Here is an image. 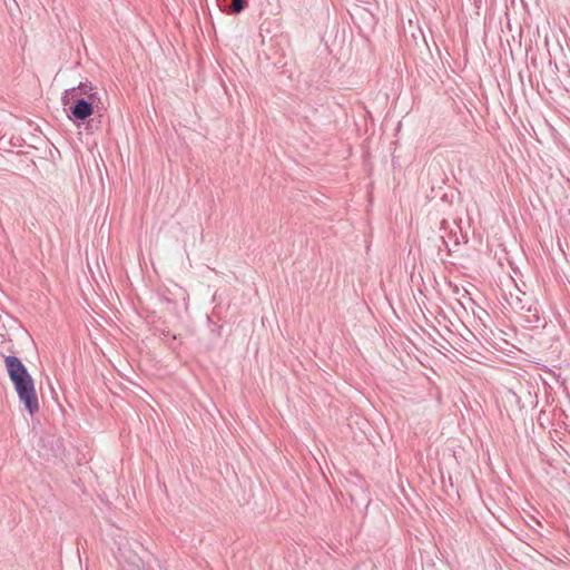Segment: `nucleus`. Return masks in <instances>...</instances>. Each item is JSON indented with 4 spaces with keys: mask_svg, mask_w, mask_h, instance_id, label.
I'll return each mask as SVG.
<instances>
[{
    "mask_svg": "<svg viewBox=\"0 0 570 570\" xmlns=\"http://www.w3.org/2000/svg\"><path fill=\"white\" fill-rule=\"evenodd\" d=\"M220 330H222V326H219V327H218V330H216V333H217L218 335H220Z\"/></svg>",
    "mask_w": 570,
    "mask_h": 570,
    "instance_id": "6e6552de",
    "label": "nucleus"
},
{
    "mask_svg": "<svg viewBox=\"0 0 570 570\" xmlns=\"http://www.w3.org/2000/svg\"><path fill=\"white\" fill-rule=\"evenodd\" d=\"M4 364L19 401L23 404L26 411L33 415L39 411V401L32 376L22 361L14 355L4 356Z\"/></svg>",
    "mask_w": 570,
    "mask_h": 570,
    "instance_id": "f257e3e1",
    "label": "nucleus"
},
{
    "mask_svg": "<svg viewBox=\"0 0 570 570\" xmlns=\"http://www.w3.org/2000/svg\"><path fill=\"white\" fill-rule=\"evenodd\" d=\"M90 94H99L97 90H96V87L89 82V81H86V82H80L77 87H72L70 89H67L63 95H62V105L65 107L68 106L69 104V97H85V98H89V95Z\"/></svg>",
    "mask_w": 570,
    "mask_h": 570,
    "instance_id": "20e7f679",
    "label": "nucleus"
},
{
    "mask_svg": "<svg viewBox=\"0 0 570 570\" xmlns=\"http://www.w3.org/2000/svg\"><path fill=\"white\" fill-rule=\"evenodd\" d=\"M218 6L227 14H239L248 7V0H218Z\"/></svg>",
    "mask_w": 570,
    "mask_h": 570,
    "instance_id": "39448f33",
    "label": "nucleus"
},
{
    "mask_svg": "<svg viewBox=\"0 0 570 570\" xmlns=\"http://www.w3.org/2000/svg\"><path fill=\"white\" fill-rule=\"evenodd\" d=\"M101 97L99 94H90L89 98L69 97V104L65 107L68 118L77 126L88 120V118L97 110L102 108Z\"/></svg>",
    "mask_w": 570,
    "mask_h": 570,
    "instance_id": "f03ea898",
    "label": "nucleus"
},
{
    "mask_svg": "<svg viewBox=\"0 0 570 570\" xmlns=\"http://www.w3.org/2000/svg\"><path fill=\"white\" fill-rule=\"evenodd\" d=\"M161 334H164V335H168V334H169V332H166L165 330H161Z\"/></svg>",
    "mask_w": 570,
    "mask_h": 570,
    "instance_id": "1a4fd4ad",
    "label": "nucleus"
},
{
    "mask_svg": "<svg viewBox=\"0 0 570 570\" xmlns=\"http://www.w3.org/2000/svg\"><path fill=\"white\" fill-rule=\"evenodd\" d=\"M449 237L453 242L452 246H450L449 243L443 237H442V242H443L445 248L448 249V253L452 254V252H454V248H456L460 245V239L456 234H450Z\"/></svg>",
    "mask_w": 570,
    "mask_h": 570,
    "instance_id": "0eeeda50",
    "label": "nucleus"
},
{
    "mask_svg": "<svg viewBox=\"0 0 570 570\" xmlns=\"http://www.w3.org/2000/svg\"><path fill=\"white\" fill-rule=\"evenodd\" d=\"M508 303L511 306V308H513L514 311H528V312L531 311L530 307L525 308V306L522 302V298L520 296L511 295V299L508 301Z\"/></svg>",
    "mask_w": 570,
    "mask_h": 570,
    "instance_id": "423d86ee",
    "label": "nucleus"
},
{
    "mask_svg": "<svg viewBox=\"0 0 570 570\" xmlns=\"http://www.w3.org/2000/svg\"><path fill=\"white\" fill-rule=\"evenodd\" d=\"M33 439V446L38 455L46 461L58 458L63 451L61 439L52 433L36 434Z\"/></svg>",
    "mask_w": 570,
    "mask_h": 570,
    "instance_id": "7ed1b4c3",
    "label": "nucleus"
}]
</instances>
